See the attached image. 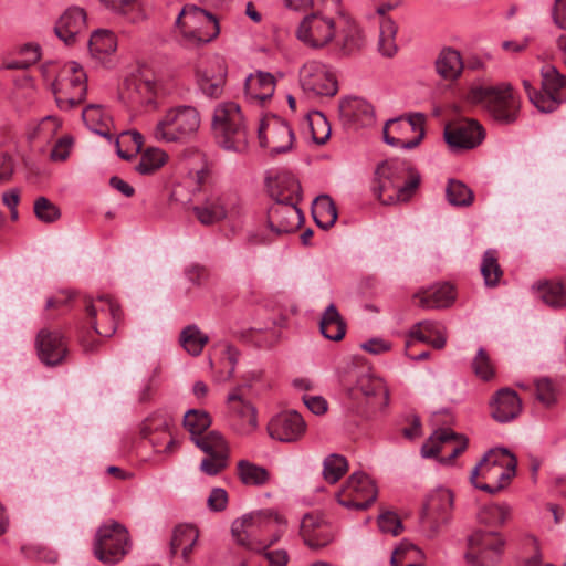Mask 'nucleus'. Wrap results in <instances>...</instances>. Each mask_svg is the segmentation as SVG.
Segmentation results:
<instances>
[{"instance_id": "obj_15", "label": "nucleus", "mask_w": 566, "mask_h": 566, "mask_svg": "<svg viewBox=\"0 0 566 566\" xmlns=\"http://www.w3.org/2000/svg\"><path fill=\"white\" fill-rule=\"evenodd\" d=\"M87 323L94 332L103 337H111L117 328L122 311L108 296L85 301Z\"/></svg>"}, {"instance_id": "obj_11", "label": "nucleus", "mask_w": 566, "mask_h": 566, "mask_svg": "<svg viewBox=\"0 0 566 566\" xmlns=\"http://www.w3.org/2000/svg\"><path fill=\"white\" fill-rule=\"evenodd\" d=\"M128 549V532L117 522L101 526L94 545L95 556L105 564L119 562Z\"/></svg>"}, {"instance_id": "obj_14", "label": "nucleus", "mask_w": 566, "mask_h": 566, "mask_svg": "<svg viewBox=\"0 0 566 566\" xmlns=\"http://www.w3.org/2000/svg\"><path fill=\"white\" fill-rule=\"evenodd\" d=\"M300 85L308 97L334 96L337 81L327 65L318 61H308L300 70Z\"/></svg>"}, {"instance_id": "obj_44", "label": "nucleus", "mask_w": 566, "mask_h": 566, "mask_svg": "<svg viewBox=\"0 0 566 566\" xmlns=\"http://www.w3.org/2000/svg\"><path fill=\"white\" fill-rule=\"evenodd\" d=\"M348 470V462L344 455L332 453L323 461V478L334 484L338 482Z\"/></svg>"}, {"instance_id": "obj_47", "label": "nucleus", "mask_w": 566, "mask_h": 566, "mask_svg": "<svg viewBox=\"0 0 566 566\" xmlns=\"http://www.w3.org/2000/svg\"><path fill=\"white\" fill-rule=\"evenodd\" d=\"M397 33L396 23L389 19L385 18L380 23V34L378 48L379 52L387 57H391L397 52V45L395 42V36Z\"/></svg>"}, {"instance_id": "obj_60", "label": "nucleus", "mask_w": 566, "mask_h": 566, "mask_svg": "<svg viewBox=\"0 0 566 566\" xmlns=\"http://www.w3.org/2000/svg\"><path fill=\"white\" fill-rule=\"evenodd\" d=\"M439 326L437 323L431 321H423L416 324L410 331V337L419 342L430 340V337L437 334Z\"/></svg>"}, {"instance_id": "obj_61", "label": "nucleus", "mask_w": 566, "mask_h": 566, "mask_svg": "<svg viewBox=\"0 0 566 566\" xmlns=\"http://www.w3.org/2000/svg\"><path fill=\"white\" fill-rule=\"evenodd\" d=\"M229 457L208 455L200 464V470L208 475H217L228 467Z\"/></svg>"}, {"instance_id": "obj_43", "label": "nucleus", "mask_w": 566, "mask_h": 566, "mask_svg": "<svg viewBox=\"0 0 566 566\" xmlns=\"http://www.w3.org/2000/svg\"><path fill=\"white\" fill-rule=\"evenodd\" d=\"M539 297L552 307L566 306V289L560 282L538 283Z\"/></svg>"}, {"instance_id": "obj_50", "label": "nucleus", "mask_w": 566, "mask_h": 566, "mask_svg": "<svg viewBox=\"0 0 566 566\" xmlns=\"http://www.w3.org/2000/svg\"><path fill=\"white\" fill-rule=\"evenodd\" d=\"M211 418L203 410H188L184 417V426L190 432L191 439L200 436L210 427Z\"/></svg>"}, {"instance_id": "obj_26", "label": "nucleus", "mask_w": 566, "mask_h": 566, "mask_svg": "<svg viewBox=\"0 0 566 566\" xmlns=\"http://www.w3.org/2000/svg\"><path fill=\"white\" fill-rule=\"evenodd\" d=\"M340 117L355 128L368 127L375 124L374 106L361 97H346L339 103Z\"/></svg>"}, {"instance_id": "obj_45", "label": "nucleus", "mask_w": 566, "mask_h": 566, "mask_svg": "<svg viewBox=\"0 0 566 566\" xmlns=\"http://www.w3.org/2000/svg\"><path fill=\"white\" fill-rule=\"evenodd\" d=\"M511 515V509L506 504H489L483 506L478 520L481 524L488 526H501Z\"/></svg>"}, {"instance_id": "obj_42", "label": "nucleus", "mask_w": 566, "mask_h": 566, "mask_svg": "<svg viewBox=\"0 0 566 566\" xmlns=\"http://www.w3.org/2000/svg\"><path fill=\"white\" fill-rule=\"evenodd\" d=\"M423 555L421 551L411 543H401L391 557L392 566H420Z\"/></svg>"}, {"instance_id": "obj_5", "label": "nucleus", "mask_w": 566, "mask_h": 566, "mask_svg": "<svg viewBox=\"0 0 566 566\" xmlns=\"http://www.w3.org/2000/svg\"><path fill=\"white\" fill-rule=\"evenodd\" d=\"M286 185L287 192L283 190L271 191L274 199L268 211V224L276 235L294 232L304 220L303 212L297 208L300 185L293 178H286L280 185Z\"/></svg>"}, {"instance_id": "obj_6", "label": "nucleus", "mask_w": 566, "mask_h": 566, "mask_svg": "<svg viewBox=\"0 0 566 566\" xmlns=\"http://www.w3.org/2000/svg\"><path fill=\"white\" fill-rule=\"evenodd\" d=\"M200 123V114L195 107H171L155 125L153 136L159 143L187 142L198 132Z\"/></svg>"}, {"instance_id": "obj_25", "label": "nucleus", "mask_w": 566, "mask_h": 566, "mask_svg": "<svg viewBox=\"0 0 566 566\" xmlns=\"http://www.w3.org/2000/svg\"><path fill=\"white\" fill-rule=\"evenodd\" d=\"M336 30L338 31L336 45L342 55H352L365 46L361 29L348 14L340 13L338 15Z\"/></svg>"}, {"instance_id": "obj_2", "label": "nucleus", "mask_w": 566, "mask_h": 566, "mask_svg": "<svg viewBox=\"0 0 566 566\" xmlns=\"http://www.w3.org/2000/svg\"><path fill=\"white\" fill-rule=\"evenodd\" d=\"M516 465V458L507 449H492L474 467L470 480L476 489L494 494L510 483Z\"/></svg>"}, {"instance_id": "obj_38", "label": "nucleus", "mask_w": 566, "mask_h": 566, "mask_svg": "<svg viewBox=\"0 0 566 566\" xmlns=\"http://www.w3.org/2000/svg\"><path fill=\"white\" fill-rule=\"evenodd\" d=\"M116 48V38L108 30H96L88 40V50L96 59H102V56L115 52Z\"/></svg>"}, {"instance_id": "obj_13", "label": "nucleus", "mask_w": 566, "mask_h": 566, "mask_svg": "<svg viewBox=\"0 0 566 566\" xmlns=\"http://www.w3.org/2000/svg\"><path fill=\"white\" fill-rule=\"evenodd\" d=\"M377 497V489L368 475L354 472L336 493L337 502L349 510L364 511Z\"/></svg>"}, {"instance_id": "obj_31", "label": "nucleus", "mask_w": 566, "mask_h": 566, "mask_svg": "<svg viewBox=\"0 0 566 566\" xmlns=\"http://www.w3.org/2000/svg\"><path fill=\"white\" fill-rule=\"evenodd\" d=\"M415 298H419L422 308H443L450 306L455 296L452 285L443 283L415 294Z\"/></svg>"}, {"instance_id": "obj_35", "label": "nucleus", "mask_w": 566, "mask_h": 566, "mask_svg": "<svg viewBox=\"0 0 566 566\" xmlns=\"http://www.w3.org/2000/svg\"><path fill=\"white\" fill-rule=\"evenodd\" d=\"M542 86L545 93L553 94L558 99L566 101V76L554 65H545L541 70Z\"/></svg>"}, {"instance_id": "obj_18", "label": "nucleus", "mask_w": 566, "mask_h": 566, "mask_svg": "<svg viewBox=\"0 0 566 566\" xmlns=\"http://www.w3.org/2000/svg\"><path fill=\"white\" fill-rule=\"evenodd\" d=\"M259 139L271 155H277L292 149L294 133L284 119L273 116L260 126Z\"/></svg>"}, {"instance_id": "obj_32", "label": "nucleus", "mask_w": 566, "mask_h": 566, "mask_svg": "<svg viewBox=\"0 0 566 566\" xmlns=\"http://www.w3.org/2000/svg\"><path fill=\"white\" fill-rule=\"evenodd\" d=\"M198 537L199 534L195 526L188 524L176 526L170 541V555L175 556L180 549L182 559L188 563Z\"/></svg>"}, {"instance_id": "obj_63", "label": "nucleus", "mask_w": 566, "mask_h": 566, "mask_svg": "<svg viewBox=\"0 0 566 566\" xmlns=\"http://www.w3.org/2000/svg\"><path fill=\"white\" fill-rule=\"evenodd\" d=\"M286 530V521L282 516L281 521L277 522L270 532H272V536L268 543H264L262 541H258L255 544L256 549H253L254 552H265L269 547L274 545L276 542L280 541V538L283 536Z\"/></svg>"}, {"instance_id": "obj_46", "label": "nucleus", "mask_w": 566, "mask_h": 566, "mask_svg": "<svg viewBox=\"0 0 566 566\" xmlns=\"http://www.w3.org/2000/svg\"><path fill=\"white\" fill-rule=\"evenodd\" d=\"M446 196L450 205L458 207H469L474 200L473 191L459 180H449Z\"/></svg>"}, {"instance_id": "obj_3", "label": "nucleus", "mask_w": 566, "mask_h": 566, "mask_svg": "<svg viewBox=\"0 0 566 566\" xmlns=\"http://www.w3.org/2000/svg\"><path fill=\"white\" fill-rule=\"evenodd\" d=\"M212 132L220 147L243 153L249 145V133L240 106L234 102H221L213 111Z\"/></svg>"}, {"instance_id": "obj_17", "label": "nucleus", "mask_w": 566, "mask_h": 566, "mask_svg": "<svg viewBox=\"0 0 566 566\" xmlns=\"http://www.w3.org/2000/svg\"><path fill=\"white\" fill-rule=\"evenodd\" d=\"M336 24L337 20L334 21L319 13L310 14L301 22L297 38L311 48H324L335 38Z\"/></svg>"}, {"instance_id": "obj_48", "label": "nucleus", "mask_w": 566, "mask_h": 566, "mask_svg": "<svg viewBox=\"0 0 566 566\" xmlns=\"http://www.w3.org/2000/svg\"><path fill=\"white\" fill-rule=\"evenodd\" d=\"M481 274L486 286L494 287L499 284V281L503 275V271L497 262L496 252L494 250H488L484 252L481 264Z\"/></svg>"}, {"instance_id": "obj_62", "label": "nucleus", "mask_w": 566, "mask_h": 566, "mask_svg": "<svg viewBox=\"0 0 566 566\" xmlns=\"http://www.w3.org/2000/svg\"><path fill=\"white\" fill-rule=\"evenodd\" d=\"M382 133H384L385 143H387L390 146L400 147V148H405V149H413L422 140V133L417 135V137L411 140H405L403 138H401L399 136H395V135H392L391 129L387 128V123L384 126Z\"/></svg>"}, {"instance_id": "obj_10", "label": "nucleus", "mask_w": 566, "mask_h": 566, "mask_svg": "<svg viewBox=\"0 0 566 566\" xmlns=\"http://www.w3.org/2000/svg\"><path fill=\"white\" fill-rule=\"evenodd\" d=\"M281 518L282 515L271 509L253 511L232 522L231 534L239 545L256 549L258 536L271 531Z\"/></svg>"}, {"instance_id": "obj_40", "label": "nucleus", "mask_w": 566, "mask_h": 566, "mask_svg": "<svg viewBox=\"0 0 566 566\" xmlns=\"http://www.w3.org/2000/svg\"><path fill=\"white\" fill-rule=\"evenodd\" d=\"M193 442L207 455L229 457L228 443L218 431H210L203 437L193 438Z\"/></svg>"}, {"instance_id": "obj_1", "label": "nucleus", "mask_w": 566, "mask_h": 566, "mask_svg": "<svg viewBox=\"0 0 566 566\" xmlns=\"http://www.w3.org/2000/svg\"><path fill=\"white\" fill-rule=\"evenodd\" d=\"M420 185V175L407 161L394 158L375 171L373 192L384 205L408 201Z\"/></svg>"}, {"instance_id": "obj_55", "label": "nucleus", "mask_w": 566, "mask_h": 566, "mask_svg": "<svg viewBox=\"0 0 566 566\" xmlns=\"http://www.w3.org/2000/svg\"><path fill=\"white\" fill-rule=\"evenodd\" d=\"M472 369L474 374L484 381L491 380L495 375L491 358L483 348L478 350L472 361Z\"/></svg>"}, {"instance_id": "obj_16", "label": "nucleus", "mask_w": 566, "mask_h": 566, "mask_svg": "<svg viewBox=\"0 0 566 566\" xmlns=\"http://www.w3.org/2000/svg\"><path fill=\"white\" fill-rule=\"evenodd\" d=\"M444 140L452 150H469L478 147L485 138V130L475 119L461 118L448 123Z\"/></svg>"}, {"instance_id": "obj_33", "label": "nucleus", "mask_w": 566, "mask_h": 566, "mask_svg": "<svg viewBox=\"0 0 566 566\" xmlns=\"http://www.w3.org/2000/svg\"><path fill=\"white\" fill-rule=\"evenodd\" d=\"M244 88L247 96L251 99L266 101L273 95L275 90L274 76L271 73L261 71L256 74H251L245 80Z\"/></svg>"}, {"instance_id": "obj_21", "label": "nucleus", "mask_w": 566, "mask_h": 566, "mask_svg": "<svg viewBox=\"0 0 566 566\" xmlns=\"http://www.w3.org/2000/svg\"><path fill=\"white\" fill-rule=\"evenodd\" d=\"M469 552L465 558L471 563L482 564L485 559L497 558L504 546V539L496 532L476 531L468 539Z\"/></svg>"}, {"instance_id": "obj_30", "label": "nucleus", "mask_w": 566, "mask_h": 566, "mask_svg": "<svg viewBox=\"0 0 566 566\" xmlns=\"http://www.w3.org/2000/svg\"><path fill=\"white\" fill-rule=\"evenodd\" d=\"M157 83L148 77H135L126 81L124 96L132 104H153L157 92Z\"/></svg>"}, {"instance_id": "obj_57", "label": "nucleus", "mask_w": 566, "mask_h": 566, "mask_svg": "<svg viewBox=\"0 0 566 566\" xmlns=\"http://www.w3.org/2000/svg\"><path fill=\"white\" fill-rule=\"evenodd\" d=\"M217 346L221 348V361L227 368V377L231 378L234 374L240 352L228 342H220Z\"/></svg>"}, {"instance_id": "obj_54", "label": "nucleus", "mask_w": 566, "mask_h": 566, "mask_svg": "<svg viewBox=\"0 0 566 566\" xmlns=\"http://www.w3.org/2000/svg\"><path fill=\"white\" fill-rule=\"evenodd\" d=\"M33 211L35 217L45 223L56 221L61 217V211L46 197H39L34 201Z\"/></svg>"}, {"instance_id": "obj_7", "label": "nucleus", "mask_w": 566, "mask_h": 566, "mask_svg": "<svg viewBox=\"0 0 566 566\" xmlns=\"http://www.w3.org/2000/svg\"><path fill=\"white\" fill-rule=\"evenodd\" d=\"M52 91L56 105L62 111L72 109L83 103L87 92V83L82 66L74 61L65 63L52 83Z\"/></svg>"}, {"instance_id": "obj_59", "label": "nucleus", "mask_w": 566, "mask_h": 566, "mask_svg": "<svg viewBox=\"0 0 566 566\" xmlns=\"http://www.w3.org/2000/svg\"><path fill=\"white\" fill-rule=\"evenodd\" d=\"M530 101L543 113L554 112L558 104L562 103V101L558 99V97L553 96V94H543L541 92H534V94H531Z\"/></svg>"}, {"instance_id": "obj_23", "label": "nucleus", "mask_w": 566, "mask_h": 566, "mask_svg": "<svg viewBox=\"0 0 566 566\" xmlns=\"http://www.w3.org/2000/svg\"><path fill=\"white\" fill-rule=\"evenodd\" d=\"M39 358L48 366L61 364L67 354L63 334L56 329L42 328L35 340Z\"/></svg>"}, {"instance_id": "obj_9", "label": "nucleus", "mask_w": 566, "mask_h": 566, "mask_svg": "<svg viewBox=\"0 0 566 566\" xmlns=\"http://www.w3.org/2000/svg\"><path fill=\"white\" fill-rule=\"evenodd\" d=\"M191 210L197 220L203 226H212L229 217L241 213L240 199L234 193L210 191L198 200Z\"/></svg>"}, {"instance_id": "obj_49", "label": "nucleus", "mask_w": 566, "mask_h": 566, "mask_svg": "<svg viewBox=\"0 0 566 566\" xmlns=\"http://www.w3.org/2000/svg\"><path fill=\"white\" fill-rule=\"evenodd\" d=\"M363 395L366 398L381 396L384 405L386 406L389 400V395L384 384L379 379H374L369 376H363L358 379L356 388L353 390L354 396Z\"/></svg>"}, {"instance_id": "obj_20", "label": "nucleus", "mask_w": 566, "mask_h": 566, "mask_svg": "<svg viewBox=\"0 0 566 566\" xmlns=\"http://www.w3.org/2000/svg\"><path fill=\"white\" fill-rule=\"evenodd\" d=\"M300 535L308 548L317 551L334 542L335 530L321 513L312 512L303 516Z\"/></svg>"}, {"instance_id": "obj_4", "label": "nucleus", "mask_w": 566, "mask_h": 566, "mask_svg": "<svg viewBox=\"0 0 566 566\" xmlns=\"http://www.w3.org/2000/svg\"><path fill=\"white\" fill-rule=\"evenodd\" d=\"M468 99L480 105L494 120L501 124H512L520 111V99L511 84L473 85Z\"/></svg>"}, {"instance_id": "obj_27", "label": "nucleus", "mask_w": 566, "mask_h": 566, "mask_svg": "<svg viewBox=\"0 0 566 566\" xmlns=\"http://www.w3.org/2000/svg\"><path fill=\"white\" fill-rule=\"evenodd\" d=\"M522 411V401L516 391L510 388L497 390L490 401V413L492 418L500 422L506 423L515 418Z\"/></svg>"}, {"instance_id": "obj_52", "label": "nucleus", "mask_w": 566, "mask_h": 566, "mask_svg": "<svg viewBox=\"0 0 566 566\" xmlns=\"http://www.w3.org/2000/svg\"><path fill=\"white\" fill-rule=\"evenodd\" d=\"M82 118L86 126L93 132L105 136L111 137L107 132H104L102 128L106 126L108 117L103 112L101 106L98 105H90L82 112Z\"/></svg>"}, {"instance_id": "obj_53", "label": "nucleus", "mask_w": 566, "mask_h": 566, "mask_svg": "<svg viewBox=\"0 0 566 566\" xmlns=\"http://www.w3.org/2000/svg\"><path fill=\"white\" fill-rule=\"evenodd\" d=\"M307 120L313 140L318 145H324L331 135V126L326 117L321 112L315 111L307 114Z\"/></svg>"}, {"instance_id": "obj_34", "label": "nucleus", "mask_w": 566, "mask_h": 566, "mask_svg": "<svg viewBox=\"0 0 566 566\" xmlns=\"http://www.w3.org/2000/svg\"><path fill=\"white\" fill-rule=\"evenodd\" d=\"M322 335L334 342L344 338L346 334V324L334 304H329L324 311L319 321Z\"/></svg>"}, {"instance_id": "obj_64", "label": "nucleus", "mask_w": 566, "mask_h": 566, "mask_svg": "<svg viewBox=\"0 0 566 566\" xmlns=\"http://www.w3.org/2000/svg\"><path fill=\"white\" fill-rule=\"evenodd\" d=\"M208 506L210 510L216 512H221L227 507L228 504V493L224 489L214 488L211 490L208 497Z\"/></svg>"}, {"instance_id": "obj_36", "label": "nucleus", "mask_w": 566, "mask_h": 566, "mask_svg": "<svg viewBox=\"0 0 566 566\" xmlns=\"http://www.w3.org/2000/svg\"><path fill=\"white\" fill-rule=\"evenodd\" d=\"M437 72L446 80H455L463 70L460 53L453 49L441 51L437 62Z\"/></svg>"}, {"instance_id": "obj_28", "label": "nucleus", "mask_w": 566, "mask_h": 566, "mask_svg": "<svg viewBox=\"0 0 566 566\" xmlns=\"http://www.w3.org/2000/svg\"><path fill=\"white\" fill-rule=\"evenodd\" d=\"M86 28V13L80 7H70L57 20L55 34L67 45L73 44L76 38Z\"/></svg>"}, {"instance_id": "obj_39", "label": "nucleus", "mask_w": 566, "mask_h": 566, "mask_svg": "<svg viewBox=\"0 0 566 566\" xmlns=\"http://www.w3.org/2000/svg\"><path fill=\"white\" fill-rule=\"evenodd\" d=\"M209 337L197 325H188L180 333V344L191 356H199Z\"/></svg>"}, {"instance_id": "obj_8", "label": "nucleus", "mask_w": 566, "mask_h": 566, "mask_svg": "<svg viewBox=\"0 0 566 566\" xmlns=\"http://www.w3.org/2000/svg\"><path fill=\"white\" fill-rule=\"evenodd\" d=\"M185 45H200L212 41L220 32L219 22L206 10L187 6L176 20Z\"/></svg>"}, {"instance_id": "obj_29", "label": "nucleus", "mask_w": 566, "mask_h": 566, "mask_svg": "<svg viewBox=\"0 0 566 566\" xmlns=\"http://www.w3.org/2000/svg\"><path fill=\"white\" fill-rule=\"evenodd\" d=\"M242 388L238 387L228 396L230 411L241 420V430L250 432L258 426L255 408L244 399Z\"/></svg>"}, {"instance_id": "obj_19", "label": "nucleus", "mask_w": 566, "mask_h": 566, "mask_svg": "<svg viewBox=\"0 0 566 566\" xmlns=\"http://www.w3.org/2000/svg\"><path fill=\"white\" fill-rule=\"evenodd\" d=\"M468 446V440L457 434L451 429L436 430L421 448L423 458H434L440 453L446 454L442 460L452 461L461 454Z\"/></svg>"}, {"instance_id": "obj_58", "label": "nucleus", "mask_w": 566, "mask_h": 566, "mask_svg": "<svg viewBox=\"0 0 566 566\" xmlns=\"http://www.w3.org/2000/svg\"><path fill=\"white\" fill-rule=\"evenodd\" d=\"M378 526L381 532L398 535L402 531V523L398 515L386 511L378 516Z\"/></svg>"}, {"instance_id": "obj_37", "label": "nucleus", "mask_w": 566, "mask_h": 566, "mask_svg": "<svg viewBox=\"0 0 566 566\" xmlns=\"http://www.w3.org/2000/svg\"><path fill=\"white\" fill-rule=\"evenodd\" d=\"M312 214L318 227L331 228L337 220V209L334 201L327 195L318 196L313 205Z\"/></svg>"}, {"instance_id": "obj_22", "label": "nucleus", "mask_w": 566, "mask_h": 566, "mask_svg": "<svg viewBox=\"0 0 566 566\" xmlns=\"http://www.w3.org/2000/svg\"><path fill=\"white\" fill-rule=\"evenodd\" d=\"M305 430L304 419L293 410L274 416L268 424L270 437L281 442H295L303 437Z\"/></svg>"}, {"instance_id": "obj_41", "label": "nucleus", "mask_w": 566, "mask_h": 566, "mask_svg": "<svg viewBox=\"0 0 566 566\" xmlns=\"http://www.w3.org/2000/svg\"><path fill=\"white\" fill-rule=\"evenodd\" d=\"M238 474L245 485H264L269 480V472L265 468L256 465L248 460L238 462Z\"/></svg>"}, {"instance_id": "obj_51", "label": "nucleus", "mask_w": 566, "mask_h": 566, "mask_svg": "<svg viewBox=\"0 0 566 566\" xmlns=\"http://www.w3.org/2000/svg\"><path fill=\"white\" fill-rule=\"evenodd\" d=\"M166 161V154L158 148H150L145 151L135 166L140 175H150L158 170Z\"/></svg>"}, {"instance_id": "obj_24", "label": "nucleus", "mask_w": 566, "mask_h": 566, "mask_svg": "<svg viewBox=\"0 0 566 566\" xmlns=\"http://www.w3.org/2000/svg\"><path fill=\"white\" fill-rule=\"evenodd\" d=\"M227 78V65L222 57L211 59L197 72L200 91L208 97L218 98L223 93Z\"/></svg>"}, {"instance_id": "obj_56", "label": "nucleus", "mask_w": 566, "mask_h": 566, "mask_svg": "<svg viewBox=\"0 0 566 566\" xmlns=\"http://www.w3.org/2000/svg\"><path fill=\"white\" fill-rule=\"evenodd\" d=\"M536 399L545 407H552L557 402V389L548 378H542L535 382Z\"/></svg>"}, {"instance_id": "obj_12", "label": "nucleus", "mask_w": 566, "mask_h": 566, "mask_svg": "<svg viewBox=\"0 0 566 566\" xmlns=\"http://www.w3.org/2000/svg\"><path fill=\"white\" fill-rule=\"evenodd\" d=\"M452 507L453 494L450 490L439 488L428 495L420 520L429 537L436 536L450 522Z\"/></svg>"}]
</instances>
